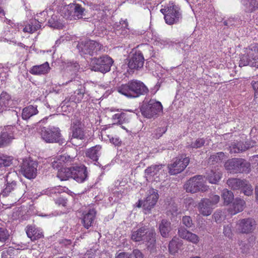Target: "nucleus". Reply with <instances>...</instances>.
<instances>
[{
	"label": "nucleus",
	"mask_w": 258,
	"mask_h": 258,
	"mask_svg": "<svg viewBox=\"0 0 258 258\" xmlns=\"http://www.w3.org/2000/svg\"><path fill=\"white\" fill-rule=\"evenodd\" d=\"M131 238L135 242L145 243L147 249L150 253L156 251V232L154 229H150L147 226L134 229L132 231Z\"/></svg>",
	"instance_id": "nucleus-1"
},
{
	"label": "nucleus",
	"mask_w": 258,
	"mask_h": 258,
	"mask_svg": "<svg viewBox=\"0 0 258 258\" xmlns=\"http://www.w3.org/2000/svg\"><path fill=\"white\" fill-rule=\"evenodd\" d=\"M117 91L128 98H135L147 94L148 88L141 81L132 80L117 88Z\"/></svg>",
	"instance_id": "nucleus-2"
},
{
	"label": "nucleus",
	"mask_w": 258,
	"mask_h": 258,
	"mask_svg": "<svg viewBox=\"0 0 258 258\" xmlns=\"http://www.w3.org/2000/svg\"><path fill=\"white\" fill-rule=\"evenodd\" d=\"M240 58V67L249 66L258 68V43L251 45L246 48L244 53L241 55Z\"/></svg>",
	"instance_id": "nucleus-3"
},
{
	"label": "nucleus",
	"mask_w": 258,
	"mask_h": 258,
	"mask_svg": "<svg viewBox=\"0 0 258 258\" xmlns=\"http://www.w3.org/2000/svg\"><path fill=\"white\" fill-rule=\"evenodd\" d=\"M85 9L81 5L72 3L60 6L59 12L60 15L66 19L77 20L83 18Z\"/></svg>",
	"instance_id": "nucleus-4"
},
{
	"label": "nucleus",
	"mask_w": 258,
	"mask_h": 258,
	"mask_svg": "<svg viewBox=\"0 0 258 258\" xmlns=\"http://www.w3.org/2000/svg\"><path fill=\"white\" fill-rule=\"evenodd\" d=\"M40 135L41 139L47 143H58L60 145L65 143L61 131L58 127H43L41 128Z\"/></svg>",
	"instance_id": "nucleus-5"
},
{
	"label": "nucleus",
	"mask_w": 258,
	"mask_h": 258,
	"mask_svg": "<svg viewBox=\"0 0 258 258\" xmlns=\"http://www.w3.org/2000/svg\"><path fill=\"white\" fill-rule=\"evenodd\" d=\"M224 167L231 173H248L251 170L250 163L242 158L229 159L225 163Z\"/></svg>",
	"instance_id": "nucleus-6"
},
{
	"label": "nucleus",
	"mask_w": 258,
	"mask_h": 258,
	"mask_svg": "<svg viewBox=\"0 0 258 258\" xmlns=\"http://www.w3.org/2000/svg\"><path fill=\"white\" fill-rule=\"evenodd\" d=\"M77 47L79 53L82 56L97 55L103 49V45L101 44L97 41L91 40L79 42Z\"/></svg>",
	"instance_id": "nucleus-7"
},
{
	"label": "nucleus",
	"mask_w": 258,
	"mask_h": 258,
	"mask_svg": "<svg viewBox=\"0 0 258 258\" xmlns=\"http://www.w3.org/2000/svg\"><path fill=\"white\" fill-rule=\"evenodd\" d=\"M113 61L108 55H103L99 57H93L91 59L90 67L95 72L106 73L110 70Z\"/></svg>",
	"instance_id": "nucleus-8"
},
{
	"label": "nucleus",
	"mask_w": 258,
	"mask_h": 258,
	"mask_svg": "<svg viewBox=\"0 0 258 258\" xmlns=\"http://www.w3.org/2000/svg\"><path fill=\"white\" fill-rule=\"evenodd\" d=\"M187 192L196 193L198 191H206L208 186L205 184V177L201 175H196L190 178L184 185Z\"/></svg>",
	"instance_id": "nucleus-9"
},
{
	"label": "nucleus",
	"mask_w": 258,
	"mask_h": 258,
	"mask_svg": "<svg viewBox=\"0 0 258 258\" xmlns=\"http://www.w3.org/2000/svg\"><path fill=\"white\" fill-rule=\"evenodd\" d=\"M160 11L164 15L166 23L169 25L177 23L181 18L179 7L173 3H169L166 7L161 9Z\"/></svg>",
	"instance_id": "nucleus-10"
},
{
	"label": "nucleus",
	"mask_w": 258,
	"mask_h": 258,
	"mask_svg": "<svg viewBox=\"0 0 258 258\" xmlns=\"http://www.w3.org/2000/svg\"><path fill=\"white\" fill-rule=\"evenodd\" d=\"M163 107L159 101L151 99L148 102H143L140 107L142 114L148 118L153 117L162 111Z\"/></svg>",
	"instance_id": "nucleus-11"
},
{
	"label": "nucleus",
	"mask_w": 258,
	"mask_h": 258,
	"mask_svg": "<svg viewBox=\"0 0 258 258\" xmlns=\"http://www.w3.org/2000/svg\"><path fill=\"white\" fill-rule=\"evenodd\" d=\"M189 163V159L183 156L176 158L173 163L168 165L169 173L176 175L181 172Z\"/></svg>",
	"instance_id": "nucleus-12"
},
{
	"label": "nucleus",
	"mask_w": 258,
	"mask_h": 258,
	"mask_svg": "<svg viewBox=\"0 0 258 258\" xmlns=\"http://www.w3.org/2000/svg\"><path fill=\"white\" fill-rule=\"evenodd\" d=\"M37 163L32 160H24L21 166V171L22 174L31 179L34 178L37 175Z\"/></svg>",
	"instance_id": "nucleus-13"
},
{
	"label": "nucleus",
	"mask_w": 258,
	"mask_h": 258,
	"mask_svg": "<svg viewBox=\"0 0 258 258\" xmlns=\"http://www.w3.org/2000/svg\"><path fill=\"white\" fill-rule=\"evenodd\" d=\"M72 178L79 183L86 181L88 177L87 168L83 164L73 165L72 166Z\"/></svg>",
	"instance_id": "nucleus-14"
},
{
	"label": "nucleus",
	"mask_w": 258,
	"mask_h": 258,
	"mask_svg": "<svg viewBox=\"0 0 258 258\" xmlns=\"http://www.w3.org/2000/svg\"><path fill=\"white\" fill-rule=\"evenodd\" d=\"M256 226L255 221L251 218L240 219L236 224L237 230L242 233H249L252 232Z\"/></svg>",
	"instance_id": "nucleus-15"
},
{
	"label": "nucleus",
	"mask_w": 258,
	"mask_h": 258,
	"mask_svg": "<svg viewBox=\"0 0 258 258\" xmlns=\"http://www.w3.org/2000/svg\"><path fill=\"white\" fill-rule=\"evenodd\" d=\"M158 198L159 195L157 190L152 188L149 190L148 195L143 202V209L145 214L149 213L154 207Z\"/></svg>",
	"instance_id": "nucleus-16"
},
{
	"label": "nucleus",
	"mask_w": 258,
	"mask_h": 258,
	"mask_svg": "<svg viewBox=\"0 0 258 258\" xmlns=\"http://www.w3.org/2000/svg\"><path fill=\"white\" fill-rule=\"evenodd\" d=\"M144 57L140 51H136L129 59L128 66L130 69H139L143 67Z\"/></svg>",
	"instance_id": "nucleus-17"
},
{
	"label": "nucleus",
	"mask_w": 258,
	"mask_h": 258,
	"mask_svg": "<svg viewBox=\"0 0 258 258\" xmlns=\"http://www.w3.org/2000/svg\"><path fill=\"white\" fill-rule=\"evenodd\" d=\"M13 128L12 126H8L2 130L0 134V148L8 146L14 139Z\"/></svg>",
	"instance_id": "nucleus-18"
},
{
	"label": "nucleus",
	"mask_w": 258,
	"mask_h": 258,
	"mask_svg": "<svg viewBox=\"0 0 258 258\" xmlns=\"http://www.w3.org/2000/svg\"><path fill=\"white\" fill-rule=\"evenodd\" d=\"M178 235L181 238L194 244H197L199 242V237L197 234L189 231L183 226L178 227Z\"/></svg>",
	"instance_id": "nucleus-19"
},
{
	"label": "nucleus",
	"mask_w": 258,
	"mask_h": 258,
	"mask_svg": "<svg viewBox=\"0 0 258 258\" xmlns=\"http://www.w3.org/2000/svg\"><path fill=\"white\" fill-rule=\"evenodd\" d=\"M75 158L76 156H71L67 153L57 156L52 162V167L53 169H58L62 166V163L71 164L72 162L75 160Z\"/></svg>",
	"instance_id": "nucleus-20"
},
{
	"label": "nucleus",
	"mask_w": 258,
	"mask_h": 258,
	"mask_svg": "<svg viewBox=\"0 0 258 258\" xmlns=\"http://www.w3.org/2000/svg\"><path fill=\"white\" fill-rule=\"evenodd\" d=\"M210 202L207 198H203L200 201L197 206L200 214L208 216L212 214L214 207Z\"/></svg>",
	"instance_id": "nucleus-21"
},
{
	"label": "nucleus",
	"mask_w": 258,
	"mask_h": 258,
	"mask_svg": "<svg viewBox=\"0 0 258 258\" xmlns=\"http://www.w3.org/2000/svg\"><path fill=\"white\" fill-rule=\"evenodd\" d=\"M96 211L94 209H90L87 213L84 215L82 219V222L85 228L89 229V227L93 225L96 217Z\"/></svg>",
	"instance_id": "nucleus-22"
},
{
	"label": "nucleus",
	"mask_w": 258,
	"mask_h": 258,
	"mask_svg": "<svg viewBox=\"0 0 258 258\" xmlns=\"http://www.w3.org/2000/svg\"><path fill=\"white\" fill-rule=\"evenodd\" d=\"M26 232L27 236L32 241H34L41 238L43 236L42 232L33 225H28L26 227Z\"/></svg>",
	"instance_id": "nucleus-23"
},
{
	"label": "nucleus",
	"mask_w": 258,
	"mask_h": 258,
	"mask_svg": "<svg viewBox=\"0 0 258 258\" xmlns=\"http://www.w3.org/2000/svg\"><path fill=\"white\" fill-rule=\"evenodd\" d=\"M12 100L10 96L5 92H3L0 96V113L6 111L12 106Z\"/></svg>",
	"instance_id": "nucleus-24"
},
{
	"label": "nucleus",
	"mask_w": 258,
	"mask_h": 258,
	"mask_svg": "<svg viewBox=\"0 0 258 258\" xmlns=\"http://www.w3.org/2000/svg\"><path fill=\"white\" fill-rule=\"evenodd\" d=\"M50 69L49 63L45 62L40 65L33 66L29 72L30 74L34 75H44L48 73Z\"/></svg>",
	"instance_id": "nucleus-25"
},
{
	"label": "nucleus",
	"mask_w": 258,
	"mask_h": 258,
	"mask_svg": "<svg viewBox=\"0 0 258 258\" xmlns=\"http://www.w3.org/2000/svg\"><path fill=\"white\" fill-rule=\"evenodd\" d=\"M245 207V202L244 200L239 198H235L232 203V209L231 211V214L235 215L242 211Z\"/></svg>",
	"instance_id": "nucleus-26"
},
{
	"label": "nucleus",
	"mask_w": 258,
	"mask_h": 258,
	"mask_svg": "<svg viewBox=\"0 0 258 258\" xmlns=\"http://www.w3.org/2000/svg\"><path fill=\"white\" fill-rule=\"evenodd\" d=\"M101 146L100 145H96L89 149L86 154V156L92 159L94 161L97 162L98 160V157L101 155Z\"/></svg>",
	"instance_id": "nucleus-27"
},
{
	"label": "nucleus",
	"mask_w": 258,
	"mask_h": 258,
	"mask_svg": "<svg viewBox=\"0 0 258 258\" xmlns=\"http://www.w3.org/2000/svg\"><path fill=\"white\" fill-rule=\"evenodd\" d=\"M159 229L163 237H168L169 233L171 230V223L166 219H163L159 224Z\"/></svg>",
	"instance_id": "nucleus-28"
},
{
	"label": "nucleus",
	"mask_w": 258,
	"mask_h": 258,
	"mask_svg": "<svg viewBox=\"0 0 258 258\" xmlns=\"http://www.w3.org/2000/svg\"><path fill=\"white\" fill-rule=\"evenodd\" d=\"M10 174V173H8L7 175V184L6 185V187L4 189L2 192V195L3 196H9L11 192H12L15 189L16 187V181L14 180L12 181L9 179Z\"/></svg>",
	"instance_id": "nucleus-29"
},
{
	"label": "nucleus",
	"mask_w": 258,
	"mask_h": 258,
	"mask_svg": "<svg viewBox=\"0 0 258 258\" xmlns=\"http://www.w3.org/2000/svg\"><path fill=\"white\" fill-rule=\"evenodd\" d=\"M57 173V177L61 180H66L70 178H72V166L69 168H59Z\"/></svg>",
	"instance_id": "nucleus-30"
},
{
	"label": "nucleus",
	"mask_w": 258,
	"mask_h": 258,
	"mask_svg": "<svg viewBox=\"0 0 258 258\" xmlns=\"http://www.w3.org/2000/svg\"><path fill=\"white\" fill-rule=\"evenodd\" d=\"M248 148V147L242 142L234 143L229 146V151L231 153H238L246 151Z\"/></svg>",
	"instance_id": "nucleus-31"
},
{
	"label": "nucleus",
	"mask_w": 258,
	"mask_h": 258,
	"mask_svg": "<svg viewBox=\"0 0 258 258\" xmlns=\"http://www.w3.org/2000/svg\"><path fill=\"white\" fill-rule=\"evenodd\" d=\"M38 112L36 107L29 105L23 109L22 114V118L27 120L30 118L32 116L36 114Z\"/></svg>",
	"instance_id": "nucleus-32"
},
{
	"label": "nucleus",
	"mask_w": 258,
	"mask_h": 258,
	"mask_svg": "<svg viewBox=\"0 0 258 258\" xmlns=\"http://www.w3.org/2000/svg\"><path fill=\"white\" fill-rule=\"evenodd\" d=\"M243 4L247 13H252L258 10V0H243Z\"/></svg>",
	"instance_id": "nucleus-33"
},
{
	"label": "nucleus",
	"mask_w": 258,
	"mask_h": 258,
	"mask_svg": "<svg viewBox=\"0 0 258 258\" xmlns=\"http://www.w3.org/2000/svg\"><path fill=\"white\" fill-rule=\"evenodd\" d=\"M222 173L218 169V170H211L209 173L207 179L209 181L213 184H216L221 179Z\"/></svg>",
	"instance_id": "nucleus-34"
},
{
	"label": "nucleus",
	"mask_w": 258,
	"mask_h": 258,
	"mask_svg": "<svg viewBox=\"0 0 258 258\" xmlns=\"http://www.w3.org/2000/svg\"><path fill=\"white\" fill-rule=\"evenodd\" d=\"M112 119L116 123L121 124L129 122L128 115L124 112H120L115 114L112 116Z\"/></svg>",
	"instance_id": "nucleus-35"
},
{
	"label": "nucleus",
	"mask_w": 258,
	"mask_h": 258,
	"mask_svg": "<svg viewBox=\"0 0 258 258\" xmlns=\"http://www.w3.org/2000/svg\"><path fill=\"white\" fill-rule=\"evenodd\" d=\"M13 159L11 157L2 156H0V175L3 174V171H6V167L10 166L12 163Z\"/></svg>",
	"instance_id": "nucleus-36"
},
{
	"label": "nucleus",
	"mask_w": 258,
	"mask_h": 258,
	"mask_svg": "<svg viewBox=\"0 0 258 258\" xmlns=\"http://www.w3.org/2000/svg\"><path fill=\"white\" fill-rule=\"evenodd\" d=\"M244 180L238 178H231L227 181L228 186L233 190H238L241 188Z\"/></svg>",
	"instance_id": "nucleus-37"
},
{
	"label": "nucleus",
	"mask_w": 258,
	"mask_h": 258,
	"mask_svg": "<svg viewBox=\"0 0 258 258\" xmlns=\"http://www.w3.org/2000/svg\"><path fill=\"white\" fill-rule=\"evenodd\" d=\"M121 26L118 25L114 30L115 34L119 37L125 36L128 33V29L127 28L128 25L125 21H122Z\"/></svg>",
	"instance_id": "nucleus-38"
},
{
	"label": "nucleus",
	"mask_w": 258,
	"mask_h": 258,
	"mask_svg": "<svg viewBox=\"0 0 258 258\" xmlns=\"http://www.w3.org/2000/svg\"><path fill=\"white\" fill-rule=\"evenodd\" d=\"M240 189H241V192L248 197L251 196L253 194L252 186L246 180H244Z\"/></svg>",
	"instance_id": "nucleus-39"
},
{
	"label": "nucleus",
	"mask_w": 258,
	"mask_h": 258,
	"mask_svg": "<svg viewBox=\"0 0 258 258\" xmlns=\"http://www.w3.org/2000/svg\"><path fill=\"white\" fill-rule=\"evenodd\" d=\"M225 205H228L234 200V195L231 190L224 189L221 195Z\"/></svg>",
	"instance_id": "nucleus-40"
},
{
	"label": "nucleus",
	"mask_w": 258,
	"mask_h": 258,
	"mask_svg": "<svg viewBox=\"0 0 258 258\" xmlns=\"http://www.w3.org/2000/svg\"><path fill=\"white\" fill-rule=\"evenodd\" d=\"M164 165H153L148 167L145 171L146 175L154 176L161 170Z\"/></svg>",
	"instance_id": "nucleus-41"
},
{
	"label": "nucleus",
	"mask_w": 258,
	"mask_h": 258,
	"mask_svg": "<svg viewBox=\"0 0 258 258\" xmlns=\"http://www.w3.org/2000/svg\"><path fill=\"white\" fill-rule=\"evenodd\" d=\"M72 137L73 138L83 140L85 139V134L82 126L75 128L72 130Z\"/></svg>",
	"instance_id": "nucleus-42"
},
{
	"label": "nucleus",
	"mask_w": 258,
	"mask_h": 258,
	"mask_svg": "<svg viewBox=\"0 0 258 258\" xmlns=\"http://www.w3.org/2000/svg\"><path fill=\"white\" fill-rule=\"evenodd\" d=\"M224 153L219 152L215 154L211 155L209 159V163L214 164L216 163L221 162L224 158Z\"/></svg>",
	"instance_id": "nucleus-43"
},
{
	"label": "nucleus",
	"mask_w": 258,
	"mask_h": 258,
	"mask_svg": "<svg viewBox=\"0 0 258 258\" xmlns=\"http://www.w3.org/2000/svg\"><path fill=\"white\" fill-rule=\"evenodd\" d=\"M205 144V140L204 138H198L195 141L187 146V148L198 149L203 147Z\"/></svg>",
	"instance_id": "nucleus-44"
},
{
	"label": "nucleus",
	"mask_w": 258,
	"mask_h": 258,
	"mask_svg": "<svg viewBox=\"0 0 258 258\" xmlns=\"http://www.w3.org/2000/svg\"><path fill=\"white\" fill-rule=\"evenodd\" d=\"M85 92V90L84 86L82 85H79L78 89L74 93L75 96L77 97V100L75 99L74 101L76 102H80L83 98Z\"/></svg>",
	"instance_id": "nucleus-45"
},
{
	"label": "nucleus",
	"mask_w": 258,
	"mask_h": 258,
	"mask_svg": "<svg viewBox=\"0 0 258 258\" xmlns=\"http://www.w3.org/2000/svg\"><path fill=\"white\" fill-rule=\"evenodd\" d=\"M15 252H17V249L10 247L2 252L1 258H14Z\"/></svg>",
	"instance_id": "nucleus-46"
},
{
	"label": "nucleus",
	"mask_w": 258,
	"mask_h": 258,
	"mask_svg": "<svg viewBox=\"0 0 258 258\" xmlns=\"http://www.w3.org/2000/svg\"><path fill=\"white\" fill-rule=\"evenodd\" d=\"M10 237L9 231L5 228L0 227V242L6 243Z\"/></svg>",
	"instance_id": "nucleus-47"
},
{
	"label": "nucleus",
	"mask_w": 258,
	"mask_h": 258,
	"mask_svg": "<svg viewBox=\"0 0 258 258\" xmlns=\"http://www.w3.org/2000/svg\"><path fill=\"white\" fill-rule=\"evenodd\" d=\"M48 23L51 27L59 29L62 27V24L57 20L56 16L53 15L48 20Z\"/></svg>",
	"instance_id": "nucleus-48"
},
{
	"label": "nucleus",
	"mask_w": 258,
	"mask_h": 258,
	"mask_svg": "<svg viewBox=\"0 0 258 258\" xmlns=\"http://www.w3.org/2000/svg\"><path fill=\"white\" fill-rule=\"evenodd\" d=\"M182 223L186 228H190L194 225L191 218L189 216H184L182 218Z\"/></svg>",
	"instance_id": "nucleus-49"
},
{
	"label": "nucleus",
	"mask_w": 258,
	"mask_h": 258,
	"mask_svg": "<svg viewBox=\"0 0 258 258\" xmlns=\"http://www.w3.org/2000/svg\"><path fill=\"white\" fill-rule=\"evenodd\" d=\"M72 126L71 130H72L73 128L80 127L82 126L81 119L78 117H76L74 116V118L72 119Z\"/></svg>",
	"instance_id": "nucleus-50"
},
{
	"label": "nucleus",
	"mask_w": 258,
	"mask_h": 258,
	"mask_svg": "<svg viewBox=\"0 0 258 258\" xmlns=\"http://www.w3.org/2000/svg\"><path fill=\"white\" fill-rule=\"evenodd\" d=\"M210 202V204L213 207L217 205L220 201V197L217 195H213L209 198H207Z\"/></svg>",
	"instance_id": "nucleus-51"
},
{
	"label": "nucleus",
	"mask_w": 258,
	"mask_h": 258,
	"mask_svg": "<svg viewBox=\"0 0 258 258\" xmlns=\"http://www.w3.org/2000/svg\"><path fill=\"white\" fill-rule=\"evenodd\" d=\"M96 250L95 249L88 250L82 258H95Z\"/></svg>",
	"instance_id": "nucleus-52"
},
{
	"label": "nucleus",
	"mask_w": 258,
	"mask_h": 258,
	"mask_svg": "<svg viewBox=\"0 0 258 258\" xmlns=\"http://www.w3.org/2000/svg\"><path fill=\"white\" fill-rule=\"evenodd\" d=\"M67 68L69 70H72L73 71H77L80 68V66L77 62H70L68 63Z\"/></svg>",
	"instance_id": "nucleus-53"
},
{
	"label": "nucleus",
	"mask_w": 258,
	"mask_h": 258,
	"mask_svg": "<svg viewBox=\"0 0 258 258\" xmlns=\"http://www.w3.org/2000/svg\"><path fill=\"white\" fill-rule=\"evenodd\" d=\"M223 233L228 237L232 235L231 225L229 224L224 227Z\"/></svg>",
	"instance_id": "nucleus-54"
},
{
	"label": "nucleus",
	"mask_w": 258,
	"mask_h": 258,
	"mask_svg": "<svg viewBox=\"0 0 258 258\" xmlns=\"http://www.w3.org/2000/svg\"><path fill=\"white\" fill-rule=\"evenodd\" d=\"M168 247L170 252H175L177 251L176 241L172 240L169 243Z\"/></svg>",
	"instance_id": "nucleus-55"
},
{
	"label": "nucleus",
	"mask_w": 258,
	"mask_h": 258,
	"mask_svg": "<svg viewBox=\"0 0 258 258\" xmlns=\"http://www.w3.org/2000/svg\"><path fill=\"white\" fill-rule=\"evenodd\" d=\"M29 25H30V30L33 31V33L39 29L41 26L39 24L38 22L36 21H34V23L32 22L31 24H29Z\"/></svg>",
	"instance_id": "nucleus-56"
},
{
	"label": "nucleus",
	"mask_w": 258,
	"mask_h": 258,
	"mask_svg": "<svg viewBox=\"0 0 258 258\" xmlns=\"http://www.w3.org/2000/svg\"><path fill=\"white\" fill-rule=\"evenodd\" d=\"M251 85L252 86V88L255 91L254 93V97L255 98H258V80L257 81H252L251 82Z\"/></svg>",
	"instance_id": "nucleus-57"
},
{
	"label": "nucleus",
	"mask_w": 258,
	"mask_h": 258,
	"mask_svg": "<svg viewBox=\"0 0 258 258\" xmlns=\"http://www.w3.org/2000/svg\"><path fill=\"white\" fill-rule=\"evenodd\" d=\"M131 254L127 252H121L117 253L115 258H130Z\"/></svg>",
	"instance_id": "nucleus-58"
},
{
	"label": "nucleus",
	"mask_w": 258,
	"mask_h": 258,
	"mask_svg": "<svg viewBox=\"0 0 258 258\" xmlns=\"http://www.w3.org/2000/svg\"><path fill=\"white\" fill-rule=\"evenodd\" d=\"M109 140L110 142L115 146H119V145H120L121 140L118 137H112Z\"/></svg>",
	"instance_id": "nucleus-59"
},
{
	"label": "nucleus",
	"mask_w": 258,
	"mask_h": 258,
	"mask_svg": "<svg viewBox=\"0 0 258 258\" xmlns=\"http://www.w3.org/2000/svg\"><path fill=\"white\" fill-rule=\"evenodd\" d=\"M133 253L135 258H143L144 255L142 252L139 249H135L133 251Z\"/></svg>",
	"instance_id": "nucleus-60"
},
{
	"label": "nucleus",
	"mask_w": 258,
	"mask_h": 258,
	"mask_svg": "<svg viewBox=\"0 0 258 258\" xmlns=\"http://www.w3.org/2000/svg\"><path fill=\"white\" fill-rule=\"evenodd\" d=\"M23 31L25 32H28L29 33H33V31L31 30L30 29V25H29V24L25 26V27L23 29Z\"/></svg>",
	"instance_id": "nucleus-61"
},
{
	"label": "nucleus",
	"mask_w": 258,
	"mask_h": 258,
	"mask_svg": "<svg viewBox=\"0 0 258 258\" xmlns=\"http://www.w3.org/2000/svg\"><path fill=\"white\" fill-rule=\"evenodd\" d=\"M233 21V19H229L228 20H226L223 23L224 24V25L225 26H232L233 25V24H232V22Z\"/></svg>",
	"instance_id": "nucleus-62"
},
{
	"label": "nucleus",
	"mask_w": 258,
	"mask_h": 258,
	"mask_svg": "<svg viewBox=\"0 0 258 258\" xmlns=\"http://www.w3.org/2000/svg\"><path fill=\"white\" fill-rule=\"evenodd\" d=\"M62 242L64 243L65 245H70L72 243L71 241L68 239L62 240Z\"/></svg>",
	"instance_id": "nucleus-63"
},
{
	"label": "nucleus",
	"mask_w": 258,
	"mask_h": 258,
	"mask_svg": "<svg viewBox=\"0 0 258 258\" xmlns=\"http://www.w3.org/2000/svg\"><path fill=\"white\" fill-rule=\"evenodd\" d=\"M143 202H144V201H142V200H139V201H138V204H137V207H138V208H140V207H141L142 206H143Z\"/></svg>",
	"instance_id": "nucleus-64"
}]
</instances>
